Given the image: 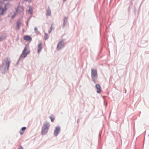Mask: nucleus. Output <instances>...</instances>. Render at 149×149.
I'll list each match as a JSON object with an SVG mask.
<instances>
[{
	"label": "nucleus",
	"instance_id": "obj_2",
	"mask_svg": "<svg viewBox=\"0 0 149 149\" xmlns=\"http://www.w3.org/2000/svg\"><path fill=\"white\" fill-rule=\"evenodd\" d=\"M50 127L49 123L47 122H45L43 124L41 131L42 135H45L48 132Z\"/></svg>",
	"mask_w": 149,
	"mask_h": 149
},
{
	"label": "nucleus",
	"instance_id": "obj_31",
	"mask_svg": "<svg viewBox=\"0 0 149 149\" xmlns=\"http://www.w3.org/2000/svg\"><path fill=\"white\" fill-rule=\"evenodd\" d=\"M67 0H63V2H65Z\"/></svg>",
	"mask_w": 149,
	"mask_h": 149
},
{
	"label": "nucleus",
	"instance_id": "obj_4",
	"mask_svg": "<svg viewBox=\"0 0 149 149\" xmlns=\"http://www.w3.org/2000/svg\"><path fill=\"white\" fill-rule=\"evenodd\" d=\"M91 75L92 81L95 83H96L98 78V74L96 69H91Z\"/></svg>",
	"mask_w": 149,
	"mask_h": 149
},
{
	"label": "nucleus",
	"instance_id": "obj_19",
	"mask_svg": "<svg viewBox=\"0 0 149 149\" xmlns=\"http://www.w3.org/2000/svg\"><path fill=\"white\" fill-rule=\"evenodd\" d=\"M3 36H1L0 37V41H2L3 40Z\"/></svg>",
	"mask_w": 149,
	"mask_h": 149
},
{
	"label": "nucleus",
	"instance_id": "obj_16",
	"mask_svg": "<svg viewBox=\"0 0 149 149\" xmlns=\"http://www.w3.org/2000/svg\"><path fill=\"white\" fill-rule=\"evenodd\" d=\"M49 118L50 119H51L52 122H53L54 121V117H52V116H50L49 117Z\"/></svg>",
	"mask_w": 149,
	"mask_h": 149
},
{
	"label": "nucleus",
	"instance_id": "obj_28",
	"mask_svg": "<svg viewBox=\"0 0 149 149\" xmlns=\"http://www.w3.org/2000/svg\"><path fill=\"white\" fill-rule=\"evenodd\" d=\"M19 7H18V8H17V10H16V11H18V9H19Z\"/></svg>",
	"mask_w": 149,
	"mask_h": 149
},
{
	"label": "nucleus",
	"instance_id": "obj_18",
	"mask_svg": "<svg viewBox=\"0 0 149 149\" xmlns=\"http://www.w3.org/2000/svg\"><path fill=\"white\" fill-rule=\"evenodd\" d=\"M26 128V127H23L22 128L21 130L22 131H23L25 130Z\"/></svg>",
	"mask_w": 149,
	"mask_h": 149
},
{
	"label": "nucleus",
	"instance_id": "obj_10",
	"mask_svg": "<svg viewBox=\"0 0 149 149\" xmlns=\"http://www.w3.org/2000/svg\"><path fill=\"white\" fill-rule=\"evenodd\" d=\"M68 21V18L66 17H65L63 19V28H64L65 27V26L66 24V22Z\"/></svg>",
	"mask_w": 149,
	"mask_h": 149
},
{
	"label": "nucleus",
	"instance_id": "obj_32",
	"mask_svg": "<svg viewBox=\"0 0 149 149\" xmlns=\"http://www.w3.org/2000/svg\"><path fill=\"white\" fill-rule=\"evenodd\" d=\"M79 119H78L77 120V122L78 123V122L79 121Z\"/></svg>",
	"mask_w": 149,
	"mask_h": 149
},
{
	"label": "nucleus",
	"instance_id": "obj_1",
	"mask_svg": "<svg viewBox=\"0 0 149 149\" xmlns=\"http://www.w3.org/2000/svg\"><path fill=\"white\" fill-rule=\"evenodd\" d=\"M10 61L8 58H7L3 62V63L1 68L4 69L3 72L2 73L5 74L8 70L10 63Z\"/></svg>",
	"mask_w": 149,
	"mask_h": 149
},
{
	"label": "nucleus",
	"instance_id": "obj_13",
	"mask_svg": "<svg viewBox=\"0 0 149 149\" xmlns=\"http://www.w3.org/2000/svg\"><path fill=\"white\" fill-rule=\"evenodd\" d=\"M51 15V10L49 9V8L48 7V8L46 10V15L47 16H49Z\"/></svg>",
	"mask_w": 149,
	"mask_h": 149
},
{
	"label": "nucleus",
	"instance_id": "obj_9",
	"mask_svg": "<svg viewBox=\"0 0 149 149\" xmlns=\"http://www.w3.org/2000/svg\"><path fill=\"white\" fill-rule=\"evenodd\" d=\"M95 87L97 89V93H99L101 91V88L100 85L98 84H96Z\"/></svg>",
	"mask_w": 149,
	"mask_h": 149
},
{
	"label": "nucleus",
	"instance_id": "obj_3",
	"mask_svg": "<svg viewBox=\"0 0 149 149\" xmlns=\"http://www.w3.org/2000/svg\"><path fill=\"white\" fill-rule=\"evenodd\" d=\"M28 46V45L27 44H26L25 45V46L22 52V53L19 59L18 60V61L17 63V64L19 63V62L21 61L22 59H23V58H24L26 57L27 55L29 53L30 51H27L25 53V52L27 50V47Z\"/></svg>",
	"mask_w": 149,
	"mask_h": 149
},
{
	"label": "nucleus",
	"instance_id": "obj_6",
	"mask_svg": "<svg viewBox=\"0 0 149 149\" xmlns=\"http://www.w3.org/2000/svg\"><path fill=\"white\" fill-rule=\"evenodd\" d=\"M65 47L64 43L63 40H61L59 41L58 43L57 46V50L58 51L59 50Z\"/></svg>",
	"mask_w": 149,
	"mask_h": 149
},
{
	"label": "nucleus",
	"instance_id": "obj_12",
	"mask_svg": "<svg viewBox=\"0 0 149 149\" xmlns=\"http://www.w3.org/2000/svg\"><path fill=\"white\" fill-rule=\"evenodd\" d=\"M24 40L27 41H31L32 40V38L31 36H25L24 37Z\"/></svg>",
	"mask_w": 149,
	"mask_h": 149
},
{
	"label": "nucleus",
	"instance_id": "obj_23",
	"mask_svg": "<svg viewBox=\"0 0 149 149\" xmlns=\"http://www.w3.org/2000/svg\"><path fill=\"white\" fill-rule=\"evenodd\" d=\"M15 15H12V16H11V18H14V17H15Z\"/></svg>",
	"mask_w": 149,
	"mask_h": 149
},
{
	"label": "nucleus",
	"instance_id": "obj_14",
	"mask_svg": "<svg viewBox=\"0 0 149 149\" xmlns=\"http://www.w3.org/2000/svg\"><path fill=\"white\" fill-rule=\"evenodd\" d=\"M33 8L32 7L30 6L29 7V9L28 10V13L30 14H32L33 13Z\"/></svg>",
	"mask_w": 149,
	"mask_h": 149
},
{
	"label": "nucleus",
	"instance_id": "obj_17",
	"mask_svg": "<svg viewBox=\"0 0 149 149\" xmlns=\"http://www.w3.org/2000/svg\"><path fill=\"white\" fill-rule=\"evenodd\" d=\"M52 24L51 25V26L50 28V30L48 31V33H50L51 32V31H52Z\"/></svg>",
	"mask_w": 149,
	"mask_h": 149
},
{
	"label": "nucleus",
	"instance_id": "obj_29",
	"mask_svg": "<svg viewBox=\"0 0 149 149\" xmlns=\"http://www.w3.org/2000/svg\"><path fill=\"white\" fill-rule=\"evenodd\" d=\"M107 103H106V104H105V105L106 106H107Z\"/></svg>",
	"mask_w": 149,
	"mask_h": 149
},
{
	"label": "nucleus",
	"instance_id": "obj_5",
	"mask_svg": "<svg viewBox=\"0 0 149 149\" xmlns=\"http://www.w3.org/2000/svg\"><path fill=\"white\" fill-rule=\"evenodd\" d=\"M10 6V3L8 2L7 3L4 4V8H3L2 7V9L1 10H2L1 13V14L2 15H4V12L7 10V9L9 8Z\"/></svg>",
	"mask_w": 149,
	"mask_h": 149
},
{
	"label": "nucleus",
	"instance_id": "obj_20",
	"mask_svg": "<svg viewBox=\"0 0 149 149\" xmlns=\"http://www.w3.org/2000/svg\"><path fill=\"white\" fill-rule=\"evenodd\" d=\"M18 149H24V148L22 146H20L18 147Z\"/></svg>",
	"mask_w": 149,
	"mask_h": 149
},
{
	"label": "nucleus",
	"instance_id": "obj_27",
	"mask_svg": "<svg viewBox=\"0 0 149 149\" xmlns=\"http://www.w3.org/2000/svg\"><path fill=\"white\" fill-rule=\"evenodd\" d=\"M31 18V17H29V18L28 19V21H29V20Z\"/></svg>",
	"mask_w": 149,
	"mask_h": 149
},
{
	"label": "nucleus",
	"instance_id": "obj_26",
	"mask_svg": "<svg viewBox=\"0 0 149 149\" xmlns=\"http://www.w3.org/2000/svg\"><path fill=\"white\" fill-rule=\"evenodd\" d=\"M29 21H27V22H26V26H28V23L29 22Z\"/></svg>",
	"mask_w": 149,
	"mask_h": 149
},
{
	"label": "nucleus",
	"instance_id": "obj_7",
	"mask_svg": "<svg viewBox=\"0 0 149 149\" xmlns=\"http://www.w3.org/2000/svg\"><path fill=\"white\" fill-rule=\"evenodd\" d=\"M61 130V128L59 126H56L55 127L54 134V136H57L59 134Z\"/></svg>",
	"mask_w": 149,
	"mask_h": 149
},
{
	"label": "nucleus",
	"instance_id": "obj_11",
	"mask_svg": "<svg viewBox=\"0 0 149 149\" xmlns=\"http://www.w3.org/2000/svg\"><path fill=\"white\" fill-rule=\"evenodd\" d=\"M21 25V23L19 20H18L16 23V29L17 30L19 29Z\"/></svg>",
	"mask_w": 149,
	"mask_h": 149
},
{
	"label": "nucleus",
	"instance_id": "obj_22",
	"mask_svg": "<svg viewBox=\"0 0 149 149\" xmlns=\"http://www.w3.org/2000/svg\"><path fill=\"white\" fill-rule=\"evenodd\" d=\"M13 0H3V1H13Z\"/></svg>",
	"mask_w": 149,
	"mask_h": 149
},
{
	"label": "nucleus",
	"instance_id": "obj_24",
	"mask_svg": "<svg viewBox=\"0 0 149 149\" xmlns=\"http://www.w3.org/2000/svg\"><path fill=\"white\" fill-rule=\"evenodd\" d=\"M36 33L37 34H38L40 33V32L38 31H36Z\"/></svg>",
	"mask_w": 149,
	"mask_h": 149
},
{
	"label": "nucleus",
	"instance_id": "obj_15",
	"mask_svg": "<svg viewBox=\"0 0 149 149\" xmlns=\"http://www.w3.org/2000/svg\"><path fill=\"white\" fill-rule=\"evenodd\" d=\"M45 40H46L47 39L49 38L48 34L46 33H45Z\"/></svg>",
	"mask_w": 149,
	"mask_h": 149
},
{
	"label": "nucleus",
	"instance_id": "obj_33",
	"mask_svg": "<svg viewBox=\"0 0 149 149\" xmlns=\"http://www.w3.org/2000/svg\"><path fill=\"white\" fill-rule=\"evenodd\" d=\"M148 41V40H147L146 41V42H147Z\"/></svg>",
	"mask_w": 149,
	"mask_h": 149
},
{
	"label": "nucleus",
	"instance_id": "obj_25",
	"mask_svg": "<svg viewBox=\"0 0 149 149\" xmlns=\"http://www.w3.org/2000/svg\"><path fill=\"white\" fill-rule=\"evenodd\" d=\"M37 30V28L36 27H35L34 28V30L35 31H36V30Z\"/></svg>",
	"mask_w": 149,
	"mask_h": 149
},
{
	"label": "nucleus",
	"instance_id": "obj_30",
	"mask_svg": "<svg viewBox=\"0 0 149 149\" xmlns=\"http://www.w3.org/2000/svg\"><path fill=\"white\" fill-rule=\"evenodd\" d=\"M28 0L30 1V2H31L32 0Z\"/></svg>",
	"mask_w": 149,
	"mask_h": 149
},
{
	"label": "nucleus",
	"instance_id": "obj_21",
	"mask_svg": "<svg viewBox=\"0 0 149 149\" xmlns=\"http://www.w3.org/2000/svg\"><path fill=\"white\" fill-rule=\"evenodd\" d=\"M23 133H24V132H23V131H19V133H20V135L22 134H23Z\"/></svg>",
	"mask_w": 149,
	"mask_h": 149
},
{
	"label": "nucleus",
	"instance_id": "obj_8",
	"mask_svg": "<svg viewBox=\"0 0 149 149\" xmlns=\"http://www.w3.org/2000/svg\"><path fill=\"white\" fill-rule=\"evenodd\" d=\"M38 53H39L42 49V43L40 41H39V44L38 45Z\"/></svg>",
	"mask_w": 149,
	"mask_h": 149
}]
</instances>
